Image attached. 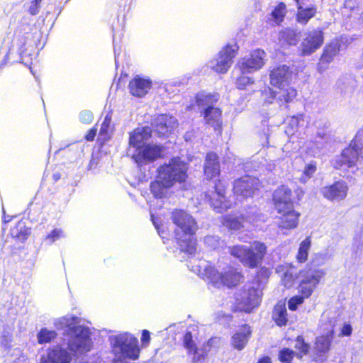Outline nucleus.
<instances>
[{"label": "nucleus", "mask_w": 363, "mask_h": 363, "mask_svg": "<svg viewBox=\"0 0 363 363\" xmlns=\"http://www.w3.org/2000/svg\"><path fill=\"white\" fill-rule=\"evenodd\" d=\"M251 334L252 330L249 325H242L231 337L232 346L238 350H242L248 342Z\"/></svg>", "instance_id": "b1692460"}, {"label": "nucleus", "mask_w": 363, "mask_h": 363, "mask_svg": "<svg viewBox=\"0 0 363 363\" xmlns=\"http://www.w3.org/2000/svg\"><path fill=\"white\" fill-rule=\"evenodd\" d=\"M286 11V5L284 3L279 4V5L272 12L271 18L269 21H273L275 24H279L283 21Z\"/></svg>", "instance_id": "c9c22d12"}, {"label": "nucleus", "mask_w": 363, "mask_h": 363, "mask_svg": "<svg viewBox=\"0 0 363 363\" xmlns=\"http://www.w3.org/2000/svg\"><path fill=\"white\" fill-rule=\"evenodd\" d=\"M302 116H297L291 117L289 121V125L291 127V130H287L286 133L289 134H293L294 132L297 129L301 121H303Z\"/></svg>", "instance_id": "c03bdc74"}, {"label": "nucleus", "mask_w": 363, "mask_h": 363, "mask_svg": "<svg viewBox=\"0 0 363 363\" xmlns=\"http://www.w3.org/2000/svg\"><path fill=\"white\" fill-rule=\"evenodd\" d=\"M237 50L236 45H228L223 48L217 57L208 62V67L218 73H225L233 63Z\"/></svg>", "instance_id": "9d476101"}, {"label": "nucleus", "mask_w": 363, "mask_h": 363, "mask_svg": "<svg viewBox=\"0 0 363 363\" xmlns=\"http://www.w3.org/2000/svg\"><path fill=\"white\" fill-rule=\"evenodd\" d=\"M359 21L360 23L363 24V12L360 14Z\"/></svg>", "instance_id": "052dcab7"}, {"label": "nucleus", "mask_w": 363, "mask_h": 363, "mask_svg": "<svg viewBox=\"0 0 363 363\" xmlns=\"http://www.w3.org/2000/svg\"><path fill=\"white\" fill-rule=\"evenodd\" d=\"M279 89V91L275 92L269 88L266 89L262 93L265 102L272 104L274 99H277L281 104L289 103L296 96V90L292 87L282 86Z\"/></svg>", "instance_id": "f3484780"}, {"label": "nucleus", "mask_w": 363, "mask_h": 363, "mask_svg": "<svg viewBox=\"0 0 363 363\" xmlns=\"http://www.w3.org/2000/svg\"><path fill=\"white\" fill-rule=\"evenodd\" d=\"M10 220H11L10 218L6 219V217H4V221L5 223L9 222Z\"/></svg>", "instance_id": "680f3d73"}, {"label": "nucleus", "mask_w": 363, "mask_h": 363, "mask_svg": "<svg viewBox=\"0 0 363 363\" xmlns=\"http://www.w3.org/2000/svg\"><path fill=\"white\" fill-rule=\"evenodd\" d=\"M62 236L63 232L60 229H55L49 235H48L46 240H50V242L52 243Z\"/></svg>", "instance_id": "de8ad7c7"}, {"label": "nucleus", "mask_w": 363, "mask_h": 363, "mask_svg": "<svg viewBox=\"0 0 363 363\" xmlns=\"http://www.w3.org/2000/svg\"><path fill=\"white\" fill-rule=\"evenodd\" d=\"M128 358L115 357L113 363H129L127 360Z\"/></svg>", "instance_id": "6e6d98bb"}, {"label": "nucleus", "mask_w": 363, "mask_h": 363, "mask_svg": "<svg viewBox=\"0 0 363 363\" xmlns=\"http://www.w3.org/2000/svg\"><path fill=\"white\" fill-rule=\"evenodd\" d=\"M291 72L286 65H279L274 67L269 74L270 84L277 88L286 86L291 79Z\"/></svg>", "instance_id": "6ab92c4d"}, {"label": "nucleus", "mask_w": 363, "mask_h": 363, "mask_svg": "<svg viewBox=\"0 0 363 363\" xmlns=\"http://www.w3.org/2000/svg\"><path fill=\"white\" fill-rule=\"evenodd\" d=\"M352 326L350 324L345 323L341 329V335L349 336L352 333Z\"/></svg>", "instance_id": "603ef678"}, {"label": "nucleus", "mask_w": 363, "mask_h": 363, "mask_svg": "<svg viewBox=\"0 0 363 363\" xmlns=\"http://www.w3.org/2000/svg\"><path fill=\"white\" fill-rule=\"evenodd\" d=\"M262 295V290L258 285L257 286H245L242 291L236 296L235 310L250 313L259 304Z\"/></svg>", "instance_id": "6e6552de"}, {"label": "nucleus", "mask_w": 363, "mask_h": 363, "mask_svg": "<svg viewBox=\"0 0 363 363\" xmlns=\"http://www.w3.org/2000/svg\"><path fill=\"white\" fill-rule=\"evenodd\" d=\"M348 186L346 182L340 181L321 189L323 196L330 201L344 199L347 194Z\"/></svg>", "instance_id": "aec40b11"}, {"label": "nucleus", "mask_w": 363, "mask_h": 363, "mask_svg": "<svg viewBox=\"0 0 363 363\" xmlns=\"http://www.w3.org/2000/svg\"><path fill=\"white\" fill-rule=\"evenodd\" d=\"M266 54L262 50H256L250 56L242 58L238 63V67L242 74L251 73L261 69L265 64Z\"/></svg>", "instance_id": "f8f14e48"}, {"label": "nucleus", "mask_w": 363, "mask_h": 363, "mask_svg": "<svg viewBox=\"0 0 363 363\" xmlns=\"http://www.w3.org/2000/svg\"><path fill=\"white\" fill-rule=\"evenodd\" d=\"M177 120L171 116L160 115L155 120L156 130L160 135L165 136L177 127Z\"/></svg>", "instance_id": "5701e85b"}, {"label": "nucleus", "mask_w": 363, "mask_h": 363, "mask_svg": "<svg viewBox=\"0 0 363 363\" xmlns=\"http://www.w3.org/2000/svg\"><path fill=\"white\" fill-rule=\"evenodd\" d=\"M334 323L328 318L323 317L320 320V329L324 333L318 337L315 342V349L322 353L329 351L333 339Z\"/></svg>", "instance_id": "4468645a"}, {"label": "nucleus", "mask_w": 363, "mask_h": 363, "mask_svg": "<svg viewBox=\"0 0 363 363\" xmlns=\"http://www.w3.org/2000/svg\"><path fill=\"white\" fill-rule=\"evenodd\" d=\"M72 359V355L60 346L49 348L47 355L41 358L45 363H70Z\"/></svg>", "instance_id": "4be33fe9"}, {"label": "nucleus", "mask_w": 363, "mask_h": 363, "mask_svg": "<svg viewBox=\"0 0 363 363\" xmlns=\"http://www.w3.org/2000/svg\"><path fill=\"white\" fill-rule=\"evenodd\" d=\"M245 221V220L242 216L228 215L223 217L222 223L224 226L229 229L239 230L244 227Z\"/></svg>", "instance_id": "c756f323"}, {"label": "nucleus", "mask_w": 363, "mask_h": 363, "mask_svg": "<svg viewBox=\"0 0 363 363\" xmlns=\"http://www.w3.org/2000/svg\"><path fill=\"white\" fill-rule=\"evenodd\" d=\"M113 132V126L111 125V116L107 114L101 125L99 134V140L104 142L109 140Z\"/></svg>", "instance_id": "c85d7f7f"}, {"label": "nucleus", "mask_w": 363, "mask_h": 363, "mask_svg": "<svg viewBox=\"0 0 363 363\" xmlns=\"http://www.w3.org/2000/svg\"><path fill=\"white\" fill-rule=\"evenodd\" d=\"M253 80L248 77L241 76L238 79L237 86L240 89H245L247 85L253 84Z\"/></svg>", "instance_id": "49530a36"}, {"label": "nucleus", "mask_w": 363, "mask_h": 363, "mask_svg": "<svg viewBox=\"0 0 363 363\" xmlns=\"http://www.w3.org/2000/svg\"><path fill=\"white\" fill-rule=\"evenodd\" d=\"M257 363H272V360L270 357L266 356L262 357Z\"/></svg>", "instance_id": "4d7b16f0"}, {"label": "nucleus", "mask_w": 363, "mask_h": 363, "mask_svg": "<svg viewBox=\"0 0 363 363\" xmlns=\"http://www.w3.org/2000/svg\"><path fill=\"white\" fill-rule=\"evenodd\" d=\"M272 200L277 211L294 207L292 191L287 186H279L273 193Z\"/></svg>", "instance_id": "dca6fc26"}, {"label": "nucleus", "mask_w": 363, "mask_h": 363, "mask_svg": "<svg viewBox=\"0 0 363 363\" xmlns=\"http://www.w3.org/2000/svg\"><path fill=\"white\" fill-rule=\"evenodd\" d=\"M259 186L258 179L246 176L235 181L233 191L238 199L241 201L243 199L252 197Z\"/></svg>", "instance_id": "9b49d317"}, {"label": "nucleus", "mask_w": 363, "mask_h": 363, "mask_svg": "<svg viewBox=\"0 0 363 363\" xmlns=\"http://www.w3.org/2000/svg\"><path fill=\"white\" fill-rule=\"evenodd\" d=\"M220 116L221 111L220 109L211 106L207 108L204 113V118L206 123L213 127L214 129L220 127Z\"/></svg>", "instance_id": "cd10ccee"}, {"label": "nucleus", "mask_w": 363, "mask_h": 363, "mask_svg": "<svg viewBox=\"0 0 363 363\" xmlns=\"http://www.w3.org/2000/svg\"><path fill=\"white\" fill-rule=\"evenodd\" d=\"M190 354H193V357H192L193 363H199L201 361H202L205 358V355L203 354H200L198 350H196V352H191Z\"/></svg>", "instance_id": "3c124183"}, {"label": "nucleus", "mask_w": 363, "mask_h": 363, "mask_svg": "<svg viewBox=\"0 0 363 363\" xmlns=\"http://www.w3.org/2000/svg\"><path fill=\"white\" fill-rule=\"evenodd\" d=\"M79 119L84 123H90L93 120V114L89 111H82L79 114Z\"/></svg>", "instance_id": "09e8293b"}, {"label": "nucleus", "mask_w": 363, "mask_h": 363, "mask_svg": "<svg viewBox=\"0 0 363 363\" xmlns=\"http://www.w3.org/2000/svg\"><path fill=\"white\" fill-rule=\"evenodd\" d=\"M273 319L276 323L279 325H285L288 321L287 312L285 306L277 304L274 309Z\"/></svg>", "instance_id": "473e14b6"}, {"label": "nucleus", "mask_w": 363, "mask_h": 363, "mask_svg": "<svg viewBox=\"0 0 363 363\" xmlns=\"http://www.w3.org/2000/svg\"><path fill=\"white\" fill-rule=\"evenodd\" d=\"M298 5V14H297V21L301 23H306L311 18L315 13L316 9L313 7L303 9L300 3L296 2Z\"/></svg>", "instance_id": "f704fd0d"}, {"label": "nucleus", "mask_w": 363, "mask_h": 363, "mask_svg": "<svg viewBox=\"0 0 363 363\" xmlns=\"http://www.w3.org/2000/svg\"><path fill=\"white\" fill-rule=\"evenodd\" d=\"M362 138H363V133H358L350 146L342 150L341 155L336 157L333 162L335 168L348 170L362 164L363 143H359Z\"/></svg>", "instance_id": "39448f33"}, {"label": "nucleus", "mask_w": 363, "mask_h": 363, "mask_svg": "<svg viewBox=\"0 0 363 363\" xmlns=\"http://www.w3.org/2000/svg\"><path fill=\"white\" fill-rule=\"evenodd\" d=\"M186 170V164L179 157L172 158L168 164L161 166L157 179L150 186L154 196L162 198L175 182H184L187 177Z\"/></svg>", "instance_id": "f257e3e1"}, {"label": "nucleus", "mask_w": 363, "mask_h": 363, "mask_svg": "<svg viewBox=\"0 0 363 363\" xmlns=\"http://www.w3.org/2000/svg\"><path fill=\"white\" fill-rule=\"evenodd\" d=\"M311 238L307 237L300 243L296 257L298 262L304 263L307 261L308 253L311 247Z\"/></svg>", "instance_id": "7c9ffc66"}, {"label": "nucleus", "mask_w": 363, "mask_h": 363, "mask_svg": "<svg viewBox=\"0 0 363 363\" xmlns=\"http://www.w3.org/2000/svg\"><path fill=\"white\" fill-rule=\"evenodd\" d=\"M41 363H45L43 359H41Z\"/></svg>", "instance_id": "0e129e2a"}, {"label": "nucleus", "mask_w": 363, "mask_h": 363, "mask_svg": "<svg viewBox=\"0 0 363 363\" xmlns=\"http://www.w3.org/2000/svg\"><path fill=\"white\" fill-rule=\"evenodd\" d=\"M325 272L323 269H308L300 272L298 292L305 297H310L318 287Z\"/></svg>", "instance_id": "1a4fd4ad"}, {"label": "nucleus", "mask_w": 363, "mask_h": 363, "mask_svg": "<svg viewBox=\"0 0 363 363\" xmlns=\"http://www.w3.org/2000/svg\"><path fill=\"white\" fill-rule=\"evenodd\" d=\"M316 171V164L311 162L305 166L303 170V175L301 177V180L306 182Z\"/></svg>", "instance_id": "a19ab883"}, {"label": "nucleus", "mask_w": 363, "mask_h": 363, "mask_svg": "<svg viewBox=\"0 0 363 363\" xmlns=\"http://www.w3.org/2000/svg\"><path fill=\"white\" fill-rule=\"evenodd\" d=\"M294 354L291 350L283 349L279 352V359L282 362L289 363L293 359Z\"/></svg>", "instance_id": "79ce46f5"}, {"label": "nucleus", "mask_w": 363, "mask_h": 363, "mask_svg": "<svg viewBox=\"0 0 363 363\" xmlns=\"http://www.w3.org/2000/svg\"><path fill=\"white\" fill-rule=\"evenodd\" d=\"M151 129L149 127H141L135 129L130 133L129 145L136 150L140 148L151 136Z\"/></svg>", "instance_id": "a878e982"}, {"label": "nucleus", "mask_w": 363, "mask_h": 363, "mask_svg": "<svg viewBox=\"0 0 363 363\" xmlns=\"http://www.w3.org/2000/svg\"><path fill=\"white\" fill-rule=\"evenodd\" d=\"M74 317H62L57 319L55 325L58 329L67 328L72 333V337L69 341V348L74 352L84 353L91 350V342L89 329L77 324Z\"/></svg>", "instance_id": "7ed1b4c3"}, {"label": "nucleus", "mask_w": 363, "mask_h": 363, "mask_svg": "<svg viewBox=\"0 0 363 363\" xmlns=\"http://www.w3.org/2000/svg\"><path fill=\"white\" fill-rule=\"evenodd\" d=\"M308 297H305L302 294L301 296H294L291 298L288 301V307L291 311H296L298 306L301 305L303 303L305 298H308Z\"/></svg>", "instance_id": "ea45409f"}, {"label": "nucleus", "mask_w": 363, "mask_h": 363, "mask_svg": "<svg viewBox=\"0 0 363 363\" xmlns=\"http://www.w3.org/2000/svg\"><path fill=\"white\" fill-rule=\"evenodd\" d=\"M196 272L203 279H206L215 287L220 288L226 286L232 287L238 284L241 279L240 273L232 269L223 272H219L208 262L203 260L197 266Z\"/></svg>", "instance_id": "20e7f679"}, {"label": "nucleus", "mask_w": 363, "mask_h": 363, "mask_svg": "<svg viewBox=\"0 0 363 363\" xmlns=\"http://www.w3.org/2000/svg\"><path fill=\"white\" fill-rule=\"evenodd\" d=\"M60 176L59 174H53V178L55 181H57L59 179H60Z\"/></svg>", "instance_id": "bf43d9fd"}, {"label": "nucleus", "mask_w": 363, "mask_h": 363, "mask_svg": "<svg viewBox=\"0 0 363 363\" xmlns=\"http://www.w3.org/2000/svg\"><path fill=\"white\" fill-rule=\"evenodd\" d=\"M323 43V33L320 29L308 32L300 45L302 55H309Z\"/></svg>", "instance_id": "2eb2a0df"}, {"label": "nucleus", "mask_w": 363, "mask_h": 363, "mask_svg": "<svg viewBox=\"0 0 363 363\" xmlns=\"http://www.w3.org/2000/svg\"><path fill=\"white\" fill-rule=\"evenodd\" d=\"M57 337V333L54 330H50L47 328H43L38 333V342L40 344L50 342Z\"/></svg>", "instance_id": "e433bc0d"}, {"label": "nucleus", "mask_w": 363, "mask_h": 363, "mask_svg": "<svg viewBox=\"0 0 363 363\" xmlns=\"http://www.w3.org/2000/svg\"><path fill=\"white\" fill-rule=\"evenodd\" d=\"M184 345L185 348L188 350L189 354L191 352H196L198 350L194 342L192 340V335L191 333H186L184 337Z\"/></svg>", "instance_id": "58836bf2"}, {"label": "nucleus", "mask_w": 363, "mask_h": 363, "mask_svg": "<svg viewBox=\"0 0 363 363\" xmlns=\"http://www.w3.org/2000/svg\"><path fill=\"white\" fill-rule=\"evenodd\" d=\"M296 1L298 4V0H296Z\"/></svg>", "instance_id": "69168bd1"}, {"label": "nucleus", "mask_w": 363, "mask_h": 363, "mask_svg": "<svg viewBox=\"0 0 363 363\" xmlns=\"http://www.w3.org/2000/svg\"><path fill=\"white\" fill-rule=\"evenodd\" d=\"M197 100H198L199 105H203V103H204V102H206V103L212 102L213 101H217V99H215V96L199 95V96H198Z\"/></svg>", "instance_id": "8fccbe9b"}, {"label": "nucleus", "mask_w": 363, "mask_h": 363, "mask_svg": "<svg viewBox=\"0 0 363 363\" xmlns=\"http://www.w3.org/2000/svg\"><path fill=\"white\" fill-rule=\"evenodd\" d=\"M220 173V164L218 156L213 152L206 155L204 164V174L209 178L212 179L218 176Z\"/></svg>", "instance_id": "bb28decb"}, {"label": "nucleus", "mask_w": 363, "mask_h": 363, "mask_svg": "<svg viewBox=\"0 0 363 363\" xmlns=\"http://www.w3.org/2000/svg\"><path fill=\"white\" fill-rule=\"evenodd\" d=\"M340 51V43L338 41L332 42L328 45L321 57V61L323 62H330L335 56H336Z\"/></svg>", "instance_id": "2f4dec72"}, {"label": "nucleus", "mask_w": 363, "mask_h": 363, "mask_svg": "<svg viewBox=\"0 0 363 363\" xmlns=\"http://www.w3.org/2000/svg\"><path fill=\"white\" fill-rule=\"evenodd\" d=\"M151 85L152 82L149 79L137 76L129 83L130 92L135 96L142 97L148 92Z\"/></svg>", "instance_id": "393cba45"}, {"label": "nucleus", "mask_w": 363, "mask_h": 363, "mask_svg": "<svg viewBox=\"0 0 363 363\" xmlns=\"http://www.w3.org/2000/svg\"><path fill=\"white\" fill-rule=\"evenodd\" d=\"M295 348L300 352V356L306 354L309 349L308 345L304 342L301 337H298L296 340Z\"/></svg>", "instance_id": "a18cd8bd"}, {"label": "nucleus", "mask_w": 363, "mask_h": 363, "mask_svg": "<svg viewBox=\"0 0 363 363\" xmlns=\"http://www.w3.org/2000/svg\"><path fill=\"white\" fill-rule=\"evenodd\" d=\"M280 216L278 227L282 230H291L297 228L299 223L300 213L294 207L286 208L283 211H277Z\"/></svg>", "instance_id": "a211bd4d"}, {"label": "nucleus", "mask_w": 363, "mask_h": 363, "mask_svg": "<svg viewBox=\"0 0 363 363\" xmlns=\"http://www.w3.org/2000/svg\"><path fill=\"white\" fill-rule=\"evenodd\" d=\"M30 233V228L26 226L25 222L23 221H19L17 225L11 230L12 236L17 238L20 240H26Z\"/></svg>", "instance_id": "72a5a7b5"}, {"label": "nucleus", "mask_w": 363, "mask_h": 363, "mask_svg": "<svg viewBox=\"0 0 363 363\" xmlns=\"http://www.w3.org/2000/svg\"><path fill=\"white\" fill-rule=\"evenodd\" d=\"M40 1H41V0H35V3L36 4H38L39 2H40Z\"/></svg>", "instance_id": "e2e57ef3"}, {"label": "nucleus", "mask_w": 363, "mask_h": 363, "mask_svg": "<svg viewBox=\"0 0 363 363\" xmlns=\"http://www.w3.org/2000/svg\"><path fill=\"white\" fill-rule=\"evenodd\" d=\"M209 201L211 206L217 213H222L231 208L233 203L225 199V190L218 186H216V190L209 195Z\"/></svg>", "instance_id": "412c9836"}, {"label": "nucleus", "mask_w": 363, "mask_h": 363, "mask_svg": "<svg viewBox=\"0 0 363 363\" xmlns=\"http://www.w3.org/2000/svg\"><path fill=\"white\" fill-rule=\"evenodd\" d=\"M162 153V147L155 144L143 145L140 148L135 150L133 154L132 158L139 165H145L152 162L159 157Z\"/></svg>", "instance_id": "ddd939ff"}, {"label": "nucleus", "mask_w": 363, "mask_h": 363, "mask_svg": "<svg viewBox=\"0 0 363 363\" xmlns=\"http://www.w3.org/2000/svg\"><path fill=\"white\" fill-rule=\"evenodd\" d=\"M150 340V332L147 330H144L143 331L142 337H141V341L142 343L145 345L149 343Z\"/></svg>", "instance_id": "864d4df0"}, {"label": "nucleus", "mask_w": 363, "mask_h": 363, "mask_svg": "<svg viewBox=\"0 0 363 363\" xmlns=\"http://www.w3.org/2000/svg\"><path fill=\"white\" fill-rule=\"evenodd\" d=\"M151 218H152V221L155 225V227L157 228V231H158V233L160 234V228H159V226L155 220V217L153 216V215H151Z\"/></svg>", "instance_id": "13d9d810"}, {"label": "nucleus", "mask_w": 363, "mask_h": 363, "mask_svg": "<svg viewBox=\"0 0 363 363\" xmlns=\"http://www.w3.org/2000/svg\"><path fill=\"white\" fill-rule=\"evenodd\" d=\"M96 134V130L93 128L91 129L89 133L86 135L85 138L88 141H92Z\"/></svg>", "instance_id": "5fc2aeb1"}, {"label": "nucleus", "mask_w": 363, "mask_h": 363, "mask_svg": "<svg viewBox=\"0 0 363 363\" xmlns=\"http://www.w3.org/2000/svg\"><path fill=\"white\" fill-rule=\"evenodd\" d=\"M110 342L115 357L132 360L139 358L140 350L138 339L130 333H124L110 337Z\"/></svg>", "instance_id": "423d86ee"}, {"label": "nucleus", "mask_w": 363, "mask_h": 363, "mask_svg": "<svg viewBox=\"0 0 363 363\" xmlns=\"http://www.w3.org/2000/svg\"><path fill=\"white\" fill-rule=\"evenodd\" d=\"M172 220L177 228L175 238L181 250L193 255L196 251V242L193 235L198 229L195 219L186 212L177 210L172 213Z\"/></svg>", "instance_id": "f03ea898"}, {"label": "nucleus", "mask_w": 363, "mask_h": 363, "mask_svg": "<svg viewBox=\"0 0 363 363\" xmlns=\"http://www.w3.org/2000/svg\"><path fill=\"white\" fill-rule=\"evenodd\" d=\"M206 245L211 248L216 249L221 245L223 241H220L217 236L208 235L204 238Z\"/></svg>", "instance_id": "37998d69"}, {"label": "nucleus", "mask_w": 363, "mask_h": 363, "mask_svg": "<svg viewBox=\"0 0 363 363\" xmlns=\"http://www.w3.org/2000/svg\"><path fill=\"white\" fill-rule=\"evenodd\" d=\"M267 247L262 242L255 241L250 248L236 245L230 248V253L242 264L251 268L257 267L266 254Z\"/></svg>", "instance_id": "0eeeda50"}, {"label": "nucleus", "mask_w": 363, "mask_h": 363, "mask_svg": "<svg viewBox=\"0 0 363 363\" xmlns=\"http://www.w3.org/2000/svg\"><path fill=\"white\" fill-rule=\"evenodd\" d=\"M296 278V273L294 268L289 267L282 275L281 282L286 288H290L294 285V281Z\"/></svg>", "instance_id": "4c0bfd02"}]
</instances>
